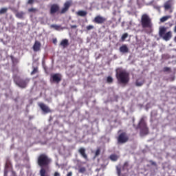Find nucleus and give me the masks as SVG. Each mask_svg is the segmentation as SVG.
Here are the masks:
<instances>
[{"instance_id":"nucleus-25","label":"nucleus","mask_w":176,"mask_h":176,"mask_svg":"<svg viewBox=\"0 0 176 176\" xmlns=\"http://www.w3.org/2000/svg\"><path fill=\"white\" fill-rule=\"evenodd\" d=\"M101 153V148L100 147H98L95 153L94 158H97L100 155Z\"/></svg>"},{"instance_id":"nucleus-43","label":"nucleus","mask_w":176,"mask_h":176,"mask_svg":"<svg viewBox=\"0 0 176 176\" xmlns=\"http://www.w3.org/2000/svg\"><path fill=\"white\" fill-rule=\"evenodd\" d=\"M174 32H176V25L174 27Z\"/></svg>"},{"instance_id":"nucleus-9","label":"nucleus","mask_w":176,"mask_h":176,"mask_svg":"<svg viewBox=\"0 0 176 176\" xmlns=\"http://www.w3.org/2000/svg\"><path fill=\"white\" fill-rule=\"evenodd\" d=\"M94 23H96L97 24H102L107 21L106 17H103V16H96V17L93 20Z\"/></svg>"},{"instance_id":"nucleus-44","label":"nucleus","mask_w":176,"mask_h":176,"mask_svg":"<svg viewBox=\"0 0 176 176\" xmlns=\"http://www.w3.org/2000/svg\"><path fill=\"white\" fill-rule=\"evenodd\" d=\"M6 168H8V164H6Z\"/></svg>"},{"instance_id":"nucleus-15","label":"nucleus","mask_w":176,"mask_h":176,"mask_svg":"<svg viewBox=\"0 0 176 176\" xmlns=\"http://www.w3.org/2000/svg\"><path fill=\"white\" fill-rule=\"evenodd\" d=\"M78 153L80 154V155L84 158L85 160H88V155L86 154V150L83 147H81L78 150Z\"/></svg>"},{"instance_id":"nucleus-17","label":"nucleus","mask_w":176,"mask_h":176,"mask_svg":"<svg viewBox=\"0 0 176 176\" xmlns=\"http://www.w3.org/2000/svg\"><path fill=\"white\" fill-rule=\"evenodd\" d=\"M120 52H121V53H129V48L127 45H122V46H120Z\"/></svg>"},{"instance_id":"nucleus-14","label":"nucleus","mask_w":176,"mask_h":176,"mask_svg":"<svg viewBox=\"0 0 176 176\" xmlns=\"http://www.w3.org/2000/svg\"><path fill=\"white\" fill-rule=\"evenodd\" d=\"M70 6H71V2H69V1H67L64 3V7L62 8L60 13H65L66 12H67Z\"/></svg>"},{"instance_id":"nucleus-29","label":"nucleus","mask_w":176,"mask_h":176,"mask_svg":"<svg viewBox=\"0 0 176 176\" xmlns=\"http://www.w3.org/2000/svg\"><path fill=\"white\" fill-rule=\"evenodd\" d=\"M116 169H117V175H118V176H121V173H122L121 168L119 166H116Z\"/></svg>"},{"instance_id":"nucleus-10","label":"nucleus","mask_w":176,"mask_h":176,"mask_svg":"<svg viewBox=\"0 0 176 176\" xmlns=\"http://www.w3.org/2000/svg\"><path fill=\"white\" fill-rule=\"evenodd\" d=\"M164 8L165 10H169L170 13H173V9L172 1H166V2L164 3Z\"/></svg>"},{"instance_id":"nucleus-8","label":"nucleus","mask_w":176,"mask_h":176,"mask_svg":"<svg viewBox=\"0 0 176 176\" xmlns=\"http://www.w3.org/2000/svg\"><path fill=\"white\" fill-rule=\"evenodd\" d=\"M62 78L63 76L60 73L52 74V75H51V80H52V82H56V83H59Z\"/></svg>"},{"instance_id":"nucleus-31","label":"nucleus","mask_w":176,"mask_h":176,"mask_svg":"<svg viewBox=\"0 0 176 176\" xmlns=\"http://www.w3.org/2000/svg\"><path fill=\"white\" fill-rule=\"evenodd\" d=\"M163 71H164V72H170L171 68H170V67H164Z\"/></svg>"},{"instance_id":"nucleus-32","label":"nucleus","mask_w":176,"mask_h":176,"mask_svg":"<svg viewBox=\"0 0 176 176\" xmlns=\"http://www.w3.org/2000/svg\"><path fill=\"white\" fill-rule=\"evenodd\" d=\"M78 171L80 173H85V172H86V168L85 167L80 168Z\"/></svg>"},{"instance_id":"nucleus-26","label":"nucleus","mask_w":176,"mask_h":176,"mask_svg":"<svg viewBox=\"0 0 176 176\" xmlns=\"http://www.w3.org/2000/svg\"><path fill=\"white\" fill-rule=\"evenodd\" d=\"M8 10V8H1V9H0V14L6 13Z\"/></svg>"},{"instance_id":"nucleus-2","label":"nucleus","mask_w":176,"mask_h":176,"mask_svg":"<svg viewBox=\"0 0 176 176\" xmlns=\"http://www.w3.org/2000/svg\"><path fill=\"white\" fill-rule=\"evenodd\" d=\"M116 78L119 83L127 85L130 80V74L126 70L118 71L116 74Z\"/></svg>"},{"instance_id":"nucleus-12","label":"nucleus","mask_w":176,"mask_h":176,"mask_svg":"<svg viewBox=\"0 0 176 176\" xmlns=\"http://www.w3.org/2000/svg\"><path fill=\"white\" fill-rule=\"evenodd\" d=\"M58 10H60V6L57 5V3H54L53 5H51L50 13L52 14L56 13L57 12H58Z\"/></svg>"},{"instance_id":"nucleus-28","label":"nucleus","mask_w":176,"mask_h":176,"mask_svg":"<svg viewBox=\"0 0 176 176\" xmlns=\"http://www.w3.org/2000/svg\"><path fill=\"white\" fill-rule=\"evenodd\" d=\"M128 36H129L128 32H125V33L123 34L122 36H121L122 41H125L126 38H127Z\"/></svg>"},{"instance_id":"nucleus-30","label":"nucleus","mask_w":176,"mask_h":176,"mask_svg":"<svg viewBox=\"0 0 176 176\" xmlns=\"http://www.w3.org/2000/svg\"><path fill=\"white\" fill-rule=\"evenodd\" d=\"M16 16L17 17L22 18L24 16V13L23 12H19L18 13H16Z\"/></svg>"},{"instance_id":"nucleus-34","label":"nucleus","mask_w":176,"mask_h":176,"mask_svg":"<svg viewBox=\"0 0 176 176\" xmlns=\"http://www.w3.org/2000/svg\"><path fill=\"white\" fill-rule=\"evenodd\" d=\"M108 164H109L108 162H107V164H102L101 165V168H102V169H105V168H107Z\"/></svg>"},{"instance_id":"nucleus-23","label":"nucleus","mask_w":176,"mask_h":176,"mask_svg":"<svg viewBox=\"0 0 176 176\" xmlns=\"http://www.w3.org/2000/svg\"><path fill=\"white\" fill-rule=\"evenodd\" d=\"M170 17H172V16L170 15L163 16L162 17L160 18V21L162 23H164V21H166L167 20H168V19H170Z\"/></svg>"},{"instance_id":"nucleus-33","label":"nucleus","mask_w":176,"mask_h":176,"mask_svg":"<svg viewBox=\"0 0 176 176\" xmlns=\"http://www.w3.org/2000/svg\"><path fill=\"white\" fill-rule=\"evenodd\" d=\"M86 28L88 31H89L90 30H93V28H94V25H87Z\"/></svg>"},{"instance_id":"nucleus-16","label":"nucleus","mask_w":176,"mask_h":176,"mask_svg":"<svg viewBox=\"0 0 176 176\" xmlns=\"http://www.w3.org/2000/svg\"><path fill=\"white\" fill-rule=\"evenodd\" d=\"M50 168H42V169H40L39 170V174L40 176H50L49 173H47V170H49Z\"/></svg>"},{"instance_id":"nucleus-41","label":"nucleus","mask_w":176,"mask_h":176,"mask_svg":"<svg viewBox=\"0 0 176 176\" xmlns=\"http://www.w3.org/2000/svg\"><path fill=\"white\" fill-rule=\"evenodd\" d=\"M71 28H76L77 25H71Z\"/></svg>"},{"instance_id":"nucleus-45","label":"nucleus","mask_w":176,"mask_h":176,"mask_svg":"<svg viewBox=\"0 0 176 176\" xmlns=\"http://www.w3.org/2000/svg\"><path fill=\"white\" fill-rule=\"evenodd\" d=\"M53 118L52 117L50 118V121L52 120Z\"/></svg>"},{"instance_id":"nucleus-35","label":"nucleus","mask_w":176,"mask_h":176,"mask_svg":"<svg viewBox=\"0 0 176 176\" xmlns=\"http://www.w3.org/2000/svg\"><path fill=\"white\" fill-rule=\"evenodd\" d=\"M29 12H36V9L35 8H30V9H28Z\"/></svg>"},{"instance_id":"nucleus-47","label":"nucleus","mask_w":176,"mask_h":176,"mask_svg":"<svg viewBox=\"0 0 176 176\" xmlns=\"http://www.w3.org/2000/svg\"><path fill=\"white\" fill-rule=\"evenodd\" d=\"M175 40L176 41V36L175 37Z\"/></svg>"},{"instance_id":"nucleus-39","label":"nucleus","mask_w":176,"mask_h":176,"mask_svg":"<svg viewBox=\"0 0 176 176\" xmlns=\"http://www.w3.org/2000/svg\"><path fill=\"white\" fill-rule=\"evenodd\" d=\"M73 173L72 172H68V173L67 174V176H72Z\"/></svg>"},{"instance_id":"nucleus-22","label":"nucleus","mask_w":176,"mask_h":176,"mask_svg":"<svg viewBox=\"0 0 176 176\" xmlns=\"http://www.w3.org/2000/svg\"><path fill=\"white\" fill-rule=\"evenodd\" d=\"M77 14L78 16H87V12L86 10H78L77 12Z\"/></svg>"},{"instance_id":"nucleus-13","label":"nucleus","mask_w":176,"mask_h":176,"mask_svg":"<svg viewBox=\"0 0 176 176\" xmlns=\"http://www.w3.org/2000/svg\"><path fill=\"white\" fill-rule=\"evenodd\" d=\"M41 43L39 41H35L33 45V50L34 52H39L41 50Z\"/></svg>"},{"instance_id":"nucleus-3","label":"nucleus","mask_w":176,"mask_h":176,"mask_svg":"<svg viewBox=\"0 0 176 176\" xmlns=\"http://www.w3.org/2000/svg\"><path fill=\"white\" fill-rule=\"evenodd\" d=\"M140 23L142 28H152L153 27L152 19L147 13L142 14Z\"/></svg>"},{"instance_id":"nucleus-4","label":"nucleus","mask_w":176,"mask_h":176,"mask_svg":"<svg viewBox=\"0 0 176 176\" xmlns=\"http://www.w3.org/2000/svg\"><path fill=\"white\" fill-rule=\"evenodd\" d=\"M140 129V135L146 136L149 133V129L147 126V124L144 118H141L140 121L138 123V125L136 129Z\"/></svg>"},{"instance_id":"nucleus-24","label":"nucleus","mask_w":176,"mask_h":176,"mask_svg":"<svg viewBox=\"0 0 176 176\" xmlns=\"http://www.w3.org/2000/svg\"><path fill=\"white\" fill-rule=\"evenodd\" d=\"M33 70L31 72V75H34V74H36L37 72H39L38 67H32Z\"/></svg>"},{"instance_id":"nucleus-36","label":"nucleus","mask_w":176,"mask_h":176,"mask_svg":"<svg viewBox=\"0 0 176 176\" xmlns=\"http://www.w3.org/2000/svg\"><path fill=\"white\" fill-rule=\"evenodd\" d=\"M150 164L153 166H157V163L155 162L154 161H150Z\"/></svg>"},{"instance_id":"nucleus-21","label":"nucleus","mask_w":176,"mask_h":176,"mask_svg":"<svg viewBox=\"0 0 176 176\" xmlns=\"http://www.w3.org/2000/svg\"><path fill=\"white\" fill-rule=\"evenodd\" d=\"M50 28H54V30H63V27L61 25H58V24H51Z\"/></svg>"},{"instance_id":"nucleus-20","label":"nucleus","mask_w":176,"mask_h":176,"mask_svg":"<svg viewBox=\"0 0 176 176\" xmlns=\"http://www.w3.org/2000/svg\"><path fill=\"white\" fill-rule=\"evenodd\" d=\"M110 160L113 162L118 161L119 160L120 157L119 155H117L116 154H111L109 157Z\"/></svg>"},{"instance_id":"nucleus-37","label":"nucleus","mask_w":176,"mask_h":176,"mask_svg":"<svg viewBox=\"0 0 176 176\" xmlns=\"http://www.w3.org/2000/svg\"><path fill=\"white\" fill-rule=\"evenodd\" d=\"M34 0H28V3L32 4V3H34Z\"/></svg>"},{"instance_id":"nucleus-18","label":"nucleus","mask_w":176,"mask_h":176,"mask_svg":"<svg viewBox=\"0 0 176 176\" xmlns=\"http://www.w3.org/2000/svg\"><path fill=\"white\" fill-rule=\"evenodd\" d=\"M60 45H61V46H63V47H66L67 46H68L69 45V41L68 39L65 38V39H63L60 41Z\"/></svg>"},{"instance_id":"nucleus-40","label":"nucleus","mask_w":176,"mask_h":176,"mask_svg":"<svg viewBox=\"0 0 176 176\" xmlns=\"http://www.w3.org/2000/svg\"><path fill=\"white\" fill-rule=\"evenodd\" d=\"M54 176H60V173H58V172H55Z\"/></svg>"},{"instance_id":"nucleus-46","label":"nucleus","mask_w":176,"mask_h":176,"mask_svg":"<svg viewBox=\"0 0 176 176\" xmlns=\"http://www.w3.org/2000/svg\"><path fill=\"white\" fill-rule=\"evenodd\" d=\"M126 164H127V163H126V162H125L124 165H126Z\"/></svg>"},{"instance_id":"nucleus-42","label":"nucleus","mask_w":176,"mask_h":176,"mask_svg":"<svg viewBox=\"0 0 176 176\" xmlns=\"http://www.w3.org/2000/svg\"><path fill=\"white\" fill-rule=\"evenodd\" d=\"M8 170H5L4 175H8Z\"/></svg>"},{"instance_id":"nucleus-38","label":"nucleus","mask_w":176,"mask_h":176,"mask_svg":"<svg viewBox=\"0 0 176 176\" xmlns=\"http://www.w3.org/2000/svg\"><path fill=\"white\" fill-rule=\"evenodd\" d=\"M53 43H57V38H54L53 39Z\"/></svg>"},{"instance_id":"nucleus-6","label":"nucleus","mask_w":176,"mask_h":176,"mask_svg":"<svg viewBox=\"0 0 176 176\" xmlns=\"http://www.w3.org/2000/svg\"><path fill=\"white\" fill-rule=\"evenodd\" d=\"M159 34L160 36H162V38L165 41H169V39L173 36L172 31H168V32H166V27H162L160 28Z\"/></svg>"},{"instance_id":"nucleus-27","label":"nucleus","mask_w":176,"mask_h":176,"mask_svg":"<svg viewBox=\"0 0 176 176\" xmlns=\"http://www.w3.org/2000/svg\"><path fill=\"white\" fill-rule=\"evenodd\" d=\"M107 83H113V78H112V76H107Z\"/></svg>"},{"instance_id":"nucleus-11","label":"nucleus","mask_w":176,"mask_h":176,"mask_svg":"<svg viewBox=\"0 0 176 176\" xmlns=\"http://www.w3.org/2000/svg\"><path fill=\"white\" fill-rule=\"evenodd\" d=\"M38 106L40 107L42 111L45 114L52 113V110H50V107H48V106H46L45 103H38Z\"/></svg>"},{"instance_id":"nucleus-19","label":"nucleus","mask_w":176,"mask_h":176,"mask_svg":"<svg viewBox=\"0 0 176 176\" xmlns=\"http://www.w3.org/2000/svg\"><path fill=\"white\" fill-rule=\"evenodd\" d=\"M144 83H145L144 79L138 78L136 80V82H135L136 86H142V85H144Z\"/></svg>"},{"instance_id":"nucleus-1","label":"nucleus","mask_w":176,"mask_h":176,"mask_svg":"<svg viewBox=\"0 0 176 176\" xmlns=\"http://www.w3.org/2000/svg\"><path fill=\"white\" fill-rule=\"evenodd\" d=\"M52 160L47 154H40L37 158V164L40 166L41 169L43 168H50Z\"/></svg>"},{"instance_id":"nucleus-7","label":"nucleus","mask_w":176,"mask_h":176,"mask_svg":"<svg viewBox=\"0 0 176 176\" xmlns=\"http://www.w3.org/2000/svg\"><path fill=\"white\" fill-rule=\"evenodd\" d=\"M117 140L118 143H120V144H123L129 142V137L128 136L127 133H126V132H122V133H120L118 138H117Z\"/></svg>"},{"instance_id":"nucleus-5","label":"nucleus","mask_w":176,"mask_h":176,"mask_svg":"<svg viewBox=\"0 0 176 176\" xmlns=\"http://www.w3.org/2000/svg\"><path fill=\"white\" fill-rule=\"evenodd\" d=\"M13 79L16 85H17V86H19V87H23V89H24V87H27L30 80V78H25V79H23L22 78H21V76H19L18 75H14V76H13Z\"/></svg>"}]
</instances>
